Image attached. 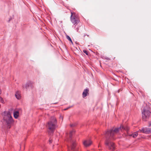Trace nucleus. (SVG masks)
Instances as JSON below:
<instances>
[{"label":"nucleus","instance_id":"nucleus-1","mask_svg":"<svg viewBox=\"0 0 151 151\" xmlns=\"http://www.w3.org/2000/svg\"><path fill=\"white\" fill-rule=\"evenodd\" d=\"M122 129L126 130H128L127 127H124L122 126H121L119 128H113L110 130L107 131L106 132L105 134L106 138L105 144L110 150L112 151L114 150L115 149V146L114 144L111 141L109 138L111 139H114V136Z\"/></svg>","mask_w":151,"mask_h":151},{"label":"nucleus","instance_id":"nucleus-2","mask_svg":"<svg viewBox=\"0 0 151 151\" xmlns=\"http://www.w3.org/2000/svg\"><path fill=\"white\" fill-rule=\"evenodd\" d=\"M3 119L6 122L7 127L10 128L14 121L9 111H4L3 113Z\"/></svg>","mask_w":151,"mask_h":151},{"label":"nucleus","instance_id":"nucleus-3","mask_svg":"<svg viewBox=\"0 0 151 151\" xmlns=\"http://www.w3.org/2000/svg\"><path fill=\"white\" fill-rule=\"evenodd\" d=\"M56 124V119L54 116L51 118L50 120L48 122L47 127L48 129V132L51 134L52 133L55 128Z\"/></svg>","mask_w":151,"mask_h":151},{"label":"nucleus","instance_id":"nucleus-4","mask_svg":"<svg viewBox=\"0 0 151 151\" xmlns=\"http://www.w3.org/2000/svg\"><path fill=\"white\" fill-rule=\"evenodd\" d=\"M74 133V131H72L70 132L69 134L70 138L68 140L70 143V146H68V149L69 151H77L78 148L76 147V144L75 140L71 138V135Z\"/></svg>","mask_w":151,"mask_h":151},{"label":"nucleus","instance_id":"nucleus-5","mask_svg":"<svg viewBox=\"0 0 151 151\" xmlns=\"http://www.w3.org/2000/svg\"><path fill=\"white\" fill-rule=\"evenodd\" d=\"M142 118L143 120L146 121L148 119L151 115V112L148 107H144L142 111Z\"/></svg>","mask_w":151,"mask_h":151},{"label":"nucleus","instance_id":"nucleus-6","mask_svg":"<svg viewBox=\"0 0 151 151\" xmlns=\"http://www.w3.org/2000/svg\"><path fill=\"white\" fill-rule=\"evenodd\" d=\"M71 21L74 25H76L79 22L78 17L77 15H76L75 14H73L72 12H71Z\"/></svg>","mask_w":151,"mask_h":151},{"label":"nucleus","instance_id":"nucleus-7","mask_svg":"<svg viewBox=\"0 0 151 151\" xmlns=\"http://www.w3.org/2000/svg\"><path fill=\"white\" fill-rule=\"evenodd\" d=\"M33 83L30 81H28L25 83L23 84L22 87L24 89H27L29 88H32Z\"/></svg>","mask_w":151,"mask_h":151},{"label":"nucleus","instance_id":"nucleus-8","mask_svg":"<svg viewBox=\"0 0 151 151\" xmlns=\"http://www.w3.org/2000/svg\"><path fill=\"white\" fill-rule=\"evenodd\" d=\"M84 145L85 147H88L91 145L92 142L90 140H85L83 142Z\"/></svg>","mask_w":151,"mask_h":151},{"label":"nucleus","instance_id":"nucleus-9","mask_svg":"<svg viewBox=\"0 0 151 151\" xmlns=\"http://www.w3.org/2000/svg\"><path fill=\"white\" fill-rule=\"evenodd\" d=\"M20 109L18 110L17 111H14L13 113L15 119H17L19 115V113Z\"/></svg>","mask_w":151,"mask_h":151},{"label":"nucleus","instance_id":"nucleus-10","mask_svg":"<svg viewBox=\"0 0 151 151\" xmlns=\"http://www.w3.org/2000/svg\"><path fill=\"white\" fill-rule=\"evenodd\" d=\"M89 90L88 89H85L83 93V97L84 98L86 97L88 94Z\"/></svg>","mask_w":151,"mask_h":151},{"label":"nucleus","instance_id":"nucleus-11","mask_svg":"<svg viewBox=\"0 0 151 151\" xmlns=\"http://www.w3.org/2000/svg\"><path fill=\"white\" fill-rule=\"evenodd\" d=\"M15 96L17 99H20L21 97L20 92L19 91H17L16 93Z\"/></svg>","mask_w":151,"mask_h":151},{"label":"nucleus","instance_id":"nucleus-12","mask_svg":"<svg viewBox=\"0 0 151 151\" xmlns=\"http://www.w3.org/2000/svg\"><path fill=\"white\" fill-rule=\"evenodd\" d=\"M139 132L144 133L147 134V128H143L141 130H139V131H138V132Z\"/></svg>","mask_w":151,"mask_h":151},{"label":"nucleus","instance_id":"nucleus-13","mask_svg":"<svg viewBox=\"0 0 151 151\" xmlns=\"http://www.w3.org/2000/svg\"><path fill=\"white\" fill-rule=\"evenodd\" d=\"M138 131L137 132H134L132 135V136L134 138L136 137L138 134Z\"/></svg>","mask_w":151,"mask_h":151},{"label":"nucleus","instance_id":"nucleus-14","mask_svg":"<svg viewBox=\"0 0 151 151\" xmlns=\"http://www.w3.org/2000/svg\"><path fill=\"white\" fill-rule=\"evenodd\" d=\"M66 37H67V38L68 40H69L72 43H73V42L72 41V40L71 38H70V37L69 36L67 35V36H66Z\"/></svg>","mask_w":151,"mask_h":151},{"label":"nucleus","instance_id":"nucleus-15","mask_svg":"<svg viewBox=\"0 0 151 151\" xmlns=\"http://www.w3.org/2000/svg\"><path fill=\"white\" fill-rule=\"evenodd\" d=\"M147 134H149L151 132V129L147 128Z\"/></svg>","mask_w":151,"mask_h":151},{"label":"nucleus","instance_id":"nucleus-16","mask_svg":"<svg viewBox=\"0 0 151 151\" xmlns=\"http://www.w3.org/2000/svg\"><path fill=\"white\" fill-rule=\"evenodd\" d=\"M0 102H1L2 103H4V101L3 100V99L0 96Z\"/></svg>","mask_w":151,"mask_h":151},{"label":"nucleus","instance_id":"nucleus-17","mask_svg":"<svg viewBox=\"0 0 151 151\" xmlns=\"http://www.w3.org/2000/svg\"><path fill=\"white\" fill-rule=\"evenodd\" d=\"M83 52L84 53H85L86 55H88V52L86 50H83Z\"/></svg>","mask_w":151,"mask_h":151},{"label":"nucleus","instance_id":"nucleus-18","mask_svg":"<svg viewBox=\"0 0 151 151\" xmlns=\"http://www.w3.org/2000/svg\"><path fill=\"white\" fill-rule=\"evenodd\" d=\"M53 141V140L52 139H51V138H50V139H49V143L50 144L52 142V141Z\"/></svg>","mask_w":151,"mask_h":151},{"label":"nucleus","instance_id":"nucleus-19","mask_svg":"<svg viewBox=\"0 0 151 151\" xmlns=\"http://www.w3.org/2000/svg\"><path fill=\"white\" fill-rule=\"evenodd\" d=\"M76 31H77V32H80V31H79V27H77L76 29Z\"/></svg>","mask_w":151,"mask_h":151},{"label":"nucleus","instance_id":"nucleus-20","mask_svg":"<svg viewBox=\"0 0 151 151\" xmlns=\"http://www.w3.org/2000/svg\"><path fill=\"white\" fill-rule=\"evenodd\" d=\"M59 119L60 120H61L62 121L63 119V117L62 116H60Z\"/></svg>","mask_w":151,"mask_h":151},{"label":"nucleus","instance_id":"nucleus-21","mask_svg":"<svg viewBox=\"0 0 151 151\" xmlns=\"http://www.w3.org/2000/svg\"><path fill=\"white\" fill-rule=\"evenodd\" d=\"M70 126H71V127H73V126H75V125L73 124H70Z\"/></svg>","mask_w":151,"mask_h":151},{"label":"nucleus","instance_id":"nucleus-22","mask_svg":"<svg viewBox=\"0 0 151 151\" xmlns=\"http://www.w3.org/2000/svg\"><path fill=\"white\" fill-rule=\"evenodd\" d=\"M149 126H151V122H150Z\"/></svg>","mask_w":151,"mask_h":151},{"label":"nucleus","instance_id":"nucleus-23","mask_svg":"<svg viewBox=\"0 0 151 151\" xmlns=\"http://www.w3.org/2000/svg\"><path fill=\"white\" fill-rule=\"evenodd\" d=\"M1 89H0V94H1Z\"/></svg>","mask_w":151,"mask_h":151},{"label":"nucleus","instance_id":"nucleus-24","mask_svg":"<svg viewBox=\"0 0 151 151\" xmlns=\"http://www.w3.org/2000/svg\"><path fill=\"white\" fill-rule=\"evenodd\" d=\"M69 108V107L68 108H66V109H65V110H66L67 109H68V108Z\"/></svg>","mask_w":151,"mask_h":151},{"label":"nucleus","instance_id":"nucleus-25","mask_svg":"<svg viewBox=\"0 0 151 151\" xmlns=\"http://www.w3.org/2000/svg\"><path fill=\"white\" fill-rule=\"evenodd\" d=\"M98 147H100V144L99 145Z\"/></svg>","mask_w":151,"mask_h":151}]
</instances>
